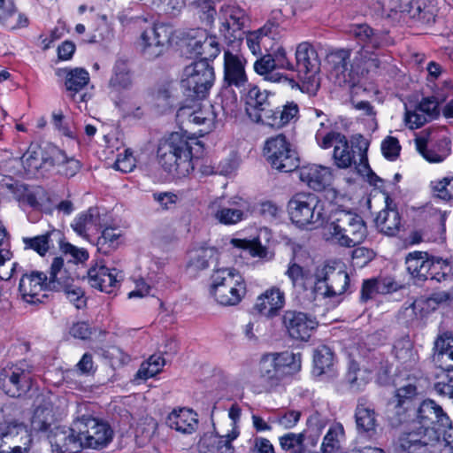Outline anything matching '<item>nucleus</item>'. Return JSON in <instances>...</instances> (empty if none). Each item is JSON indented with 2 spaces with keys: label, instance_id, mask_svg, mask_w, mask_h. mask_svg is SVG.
I'll return each mask as SVG.
<instances>
[{
  "label": "nucleus",
  "instance_id": "cd10ccee",
  "mask_svg": "<svg viewBox=\"0 0 453 453\" xmlns=\"http://www.w3.org/2000/svg\"><path fill=\"white\" fill-rule=\"evenodd\" d=\"M436 9L426 0L407 1L401 10L402 18L412 26L431 25L435 20Z\"/></svg>",
  "mask_w": 453,
  "mask_h": 453
},
{
  "label": "nucleus",
  "instance_id": "a18cd8bd",
  "mask_svg": "<svg viewBox=\"0 0 453 453\" xmlns=\"http://www.w3.org/2000/svg\"><path fill=\"white\" fill-rule=\"evenodd\" d=\"M300 179L311 189L320 192L331 185L333 175L331 172H300Z\"/></svg>",
  "mask_w": 453,
  "mask_h": 453
},
{
  "label": "nucleus",
  "instance_id": "052dcab7",
  "mask_svg": "<svg viewBox=\"0 0 453 453\" xmlns=\"http://www.w3.org/2000/svg\"><path fill=\"white\" fill-rule=\"evenodd\" d=\"M434 349L439 355H447L453 360V334L448 331L440 334L434 342Z\"/></svg>",
  "mask_w": 453,
  "mask_h": 453
},
{
  "label": "nucleus",
  "instance_id": "a878e982",
  "mask_svg": "<svg viewBox=\"0 0 453 453\" xmlns=\"http://www.w3.org/2000/svg\"><path fill=\"white\" fill-rule=\"evenodd\" d=\"M48 438L53 453H79L84 449L80 434L74 431V422L69 428L56 426Z\"/></svg>",
  "mask_w": 453,
  "mask_h": 453
},
{
  "label": "nucleus",
  "instance_id": "72a5a7b5",
  "mask_svg": "<svg viewBox=\"0 0 453 453\" xmlns=\"http://www.w3.org/2000/svg\"><path fill=\"white\" fill-rule=\"evenodd\" d=\"M355 420L359 434L372 436L378 426L377 414L365 397H360L355 410Z\"/></svg>",
  "mask_w": 453,
  "mask_h": 453
},
{
  "label": "nucleus",
  "instance_id": "2f4dec72",
  "mask_svg": "<svg viewBox=\"0 0 453 453\" xmlns=\"http://www.w3.org/2000/svg\"><path fill=\"white\" fill-rule=\"evenodd\" d=\"M189 52L199 60L209 62L214 59L219 53V44L215 35H208L205 31H198L197 35L189 40L188 43Z\"/></svg>",
  "mask_w": 453,
  "mask_h": 453
},
{
  "label": "nucleus",
  "instance_id": "37998d69",
  "mask_svg": "<svg viewBox=\"0 0 453 453\" xmlns=\"http://www.w3.org/2000/svg\"><path fill=\"white\" fill-rule=\"evenodd\" d=\"M65 86L72 96L81 91L89 82V74L83 68L65 69Z\"/></svg>",
  "mask_w": 453,
  "mask_h": 453
},
{
  "label": "nucleus",
  "instance_id": "5701e85b",
  "mask_svg": "<svg viewBox=\"0 0 453 453\" xmlns=\"http://www.w3.org/2000/svg\"><path fill=\"white\" fill-rule=\"evenodd\" d=\"M209 210L211 217L222 225H235L245 217V203L242 198L217 199L209 205Z\"/></svg>",
  "mask_w": 453,
  "mask_h": 453
},
{
  "label": "nucleus",
  "instance_id": "8fccbe9b",
  "mask_svg": "<svg viewBox=\"0 0 453 453\" xmlns=\"http://www.w3.org/2000/svg\"><path fill=\"white\" fill-rule=\"evenodd\" d=\"M320 127L317 130L315 134V140L319 147L326 150L331 147L337 145L344 134L342 133L333 131L329 127H326L324 122H320Z\"/></svg>",
  "mask_w": 453,
  "mask_h": 453
},
{
  "label": "nucleus",
  "instance_id": "c9c22d12",
  "mask_svg": "<svg viewBox=\"0 0 453 453\" xmlns=\"http://www.w3.org/2000/svg\"><path fill=\"white\" fill-rule=\"evenodd\" d=\"M326 272H327L328 280L322 284V296L332 297L346 292L349 284V274L344 271L335 272L329 266H324L321 274Z\"/></svg>",
  "mask_w": 453,
  "mask_h": 453
},
{
  "label": "nucleus",
  "instance_id": "f704fd0d",
  "mask_svg": "<svg viewBox=\"0 0 453 453\" xmlns=\"http://www.w3.org/2000/svg\"><path fill=\"white\" fill-rule=\"evenodd\" d=\"M166 424L171 429L190 434L197 429V414L185 407L173 409L166 418Z\"/></svg>",
  "mask_w": 453,
  "mask_h": 453
},
{
  "label": "nucleus",
  "instance_id": "c756f323",
  "mask_svg": "<svg viewBox=\"0 0 453 453\" xmlns=\"http://www.w3.org/2000/svg\"><path fill=\"white\" fill-rule=\"evenodd\" d=\"M88 278L92 288L111 294L119 287L121 275L116 268L96 264L88 271Z\"/></svg>",
  "mask_w": 453,
  "mask_h": 453
},
{
  "label": "nucleus",
  "instance_id": "e2e57ef3",
  "mask_svg": "<svg viewBox=\"0 0 453 453\" xmlns=\"http://www.w3.org/2000/svg\"><path fill=\"white\" fill-rule=\"evenodd\" d=\"M50 234H41L35 237H27L23 239L26 249H31L39 255L44 256L50 249Z\"/></svg>",
  "mask_w": 453,
  "mask_h": 453
},
{
  "label": "nucleus",
  "instance_id": "9d476101",
  "mask_svg": "<svg viewBox=\"0 0 453 453\" xmlns=\"http://www.w3.org/2000/svg\"><path fill=\"white\" fill-rule=\"evenodd\" d=\"M214 81V68L203 59L186 66L180 84L187 96L203 99L208 95Z\"/></svg>",
  "mask_w": 453,
  "mask_h": 453
},
{
  "label": "nucleus",
  "instance_id": "4c0bfd02",
  "mask_svg": "<svg viewBox=\"0 0 453 453\" xmlns=\"http://www.w3.org/2000/svg\"><path fill=\"white\" fill-rule=\"evenodd\" d=\"M389 198L386 199V208L381 210L375 219L376 226L380 231L388 236H395L401 227V216L399 211L390 207Z\"/></svg>",
  "mask_w": 453,
  "mask_h": 453
},
{
  "label": "nucleus",
  "instance_id": "aec40b11",
  "mask_svg": "<svg viewBox=\"0 0 453 453\" xmlns=\"http://www.w3.org/2000/svg\"><path fill=\"white\" fill-rule=\"evenodd\" d=\"M177 117L181 120H187L197 126L203 127L200 132L209 133L216 125L219 111L214 104H197L195 106H183L177 111Z\"/></svg>",
  "mask_w": 453,
  "mask_h": 453
},
{
  "label": "nucleus",
  "instance_id": "3c124183",
  "mask_svg": "<svg viewBox=\"0 0 453 453\" xmlns=\"http://www.w3.org/2000/svg\"><path fill=\"white\" fill-rule=\"evenodd\" d=\"M131 84V74L127 61L119 59L113 68V75L110 80V85L116 88H127Z\"/></svg>",
  "mask_w": 453,
  "mask_h": 453
},
{
  "label": "nucleus",
  "instance_id": "f03ea898",
  "mask_svg": "<svg viewBox=\"0 0 453 453\" xmlns=\"http://www.w3.org/2000/svg\"><path fill=\"white\" fill-rule=\"evenodd\" d=\"M301 369L300 354L288 351L264 354L255 372V380L262 390L270 392L283 380Z\"/></svg>",
  "mask_w": 453,
  "mask_h": 453
},
{
  "label": "nucleus",
  "instance_id": "680f3d73",
  "mask_svg": "<svg viewBox=\"0 0 453 453\" xmlns=\"http://www.w3.org/2000/svg\"><path fill=\"white\" fill-rule=\"evenodd\" d=\"M280 445L285 451L291 450L295 453L304 444V434L303 433H288L279 438Z\"/></svg>",
  "mask_w": 453,
  "mask_h": 453
},
{
  "label": "nucleus",
  "instance_id": "ea45409f",
  "mask_svg": "<svg viewBox=\"0 0 453 453\" xmlns=\"http://www.w3.org/2000/svg\"><path fill=\"white\" fill-rule=\"evenodd\" d=\"M253 68L255 73L262 76L266 81L281 83L289 81L293 82V79H289L286 75L276 71L277 69L273 58H271V54L260 55V57L255 61Z\"/></svg>",
  "mask_w": 453,
  "mask_h": 453
},
{
  "label": "nucleus",
  "instance_id": "774afa93",
  "mask_svg": "<svg viewBox=\"0 0 453 453\" xmlns=\"http://www.w3.org/2000/svg\"><path fill=\"white\" fill-rule=\"evenodd\" d=\"M239 434L240 431L238 429V426H234L226 435H219V440L216 442L217 449H215V452L233 453L234 447L232 445V441L235 440L239 436Z\"/></svg>",
  "mask_w": 453,
  "mask_h": 453
},
{
  "label": "nucleus",
  "instance_id": "7c9ffc66",
  "mask_svg": "<svg viewBox=\"0 0 453 453\" xmlns=\"http://www.w3.org/2000/svg\"><path fill=\"white\" fill-rule=\"evenodd\" d=\"M285 305V294L280 288L272 287L257 296L252 308L254 313L273 319Z\"/></svg>",
  "mask_w": 453,
  "mask_h": 453
},
{
  "label": "nucleus",
  "instance_id": "864d4df0",
  "mask_svg": "<svg viewBox=\"0 0 453 453\" xmlns=\"http://www.w3.org/2000/svg\"><path fill=\"white\" fill-rule=\"evenodd\" d=\"M232 243L237 248L249 250L252 257L266 259H270L272 257L268 256V249L265 246H263L258 239H254L252 241L233 239Z\"/></svg>",
  "mask_w": 453,
  "mask_h": 453
},
{
  "label": "nucleus",
  "instance_id": "4468645a",
  "mask_svg": "<svg viewBox=\"0 0 453 453\" xmlns=\"http://www.w3.org/2000/svg\"><path fill=\"white\" fill-rule=\"evenodd\" d=\"M405 265L416 284L427 280L441 282L448 277L446 273L438 271L441 268L439 259L426 251L410 252L405 257Z\"/></svg>",
  "mask_w": 453,
  "mask_h": 453
},
{
  "label": "nucleus",
  "instance_id": "39448f33",
  "mask_svg": "<svg viewBox=\"0 0 453 453\" xmlns=\"http://www.w3.org/2000/svg\"><path fill=\"white\" fill-rule=\"evenodd\" d=\"M329 232L337 244L347 248L359 245L367 236V227L363 218L347 210H337L334 213Z\"/></svg>",
  "mask_w": 453,
  "mask_h": 453
},
{
  "label": "nucleus",
  "instance_id": "f3484780",
  "mask_svg": "<svg viewBox=\"0 0 453 453\" xmlns=\"http://www.w3.org/2000/svg\"><path fill=\"white\" fill-rule=\"evenodd\" d=\"M1 186L13 193L16 200L22 206L41 210L46 202L51 203L50 196L41 186L31 188L7 176L2 179Z\"/></svg>",
  "mask_w": 453,
  "mask_h": 453
},
{
  "label": "nucleus",
  "instance_id": "09e8293b",
  "mask_svg": "<svg viewBox=\"0 0 453 453\" xmlns=\"http://www.w3.org/2000/svg\"><path fill=\"white\" fill-rule=\"evenodd\" d=\"M391 290V286L388 285L383 279L372 278L364 280L361 289V301L367 302L372 299L378 294H386Z\"/></svg>",
  "mask_w": 453,
  "mask_h": 453
},
{
  "label": "nucleus",
  "instance_id": "c03bdc74",
  "mask_svg": "<svg viewBox=\"0 0 453 453\" xmlns=\"http://www.w3.org/2000/svg\"><path fill=\"white\" fill-rule=\"evenodd\" d=\"M55 421L54 414L51 407L38 406L32 416L31 428L37 433H47L54 431L51 426Z\"/></svg>",
  "mask_w": 453,
  "mask_h": 453
},
{
  "label": "nucleus",
  "instance_id": "bb28decb",
  "mask_svg": "<svg viewBox=\"0 0 453 453\" xmlns=\"http://www.w3.org/2000/svg\"><path fill=\"white\" fill-rule=\"evenodd\" d=\"M272 94L258 86L249 84L244 95L245 110L247 115L255 123L259 124L265 115V111L271 107L270 96Z\"/></svg>",
  "mask_w": 453,
  "mask_h": 453
},
{
  "label": "nucleus",
  "instance_id": "412c9836",
  "mask_svg": "<svg viewBox=\"0 0 453 453\" xmlns=\"http://www.w3.org/2000/svg\"><path fill=\"white\" fill-rule=\"evenodd\" d=\"M220 18L223 19L220 33L230 42L241 40L242 29L247 20L245 11L234 4H225L219 9Z\"/></svg>",
  "mask_w": 453,
  "mask_h": 453
},
{
  "label": "nucleus",
  "instance_id": "0eeeda50",
  "mask_svg": "<svg viewBox=\"0 0 453 453\" xmlns=\"http://www.w3.org/2000/svg\"><path fill=\"white\" fill-rule=\"evenodd\" d=\"M396 449L406 453H453V448L443 434L430 428L403 433L396 442Z\"/></svg>",
  "mask_w": 453,
  "mask_h": 453
},
{
  "label": "nucleus",
  "instance_id": "13d9d810",
  "mask_svg": "<svg viewBox=\"0 0 453 453\" xmlns=\"http://www.w3.org/2000/svg\"><path fill=\"white\" fill-rule=\"evenodd\" d=\"M417 395V387L411 383L397 388L395 395V407L407 409Z\"/></svg>",
  "mask_w": 453,
  "mask_h": 453
},
{
  "label": "nucleus",
  "instance_id": "49530a36",
  "mask_svg": "<svg viewBox=\"0 0 453 453\" xmlns=\"http://www.w3.org/2000/svg\"><path fill=\"white\" fill-rule=\"evenodd\" d=\"M344 437V428L340 423L333 424L328 429L321 444L322 453H335L341 447V440Z\"/></svg>",
  "mask_w": 453,
  "mask_h": 453
},
{
  "label": "nucleus",
  "instance_id": "f257e3e1",
  "mask_svg": "<svg viewBox=\"0 0 453 453\" xmlns=\"http://www.w3.org/2000/svg\"><path fill=\"white\" fill-rule=\"evenodd\" d=\"M350 33L361 46L353 59L350 60L348 50H339L331 55L332 73L340 86H354L361 77L370 73H376L382 67V62L375 52L382 45V35L367 24L352 26Z\"/></svg>",
  "mask_w": 453,
  "mask_h": 453
},
{
  "label": "nucleus",
  "instance_id": "a211bd4d",
  "mask_svg": "<svg viewBox=\"0 0 453 453\" xmlns=\"http://www.w3.org/2000/svg\"><path fill=\"white\" fill-rule=\"evenodd\" d=\"M173 35V27L164 23L145 29L141 35L145 58L152 60L160 57L169 45Z\"/></svg>",
  "mask_w": 453,
  "mask_h": 453
},
{
  "label": "nucleus",
  "instance_id": "58836bf2",
  "mask_svg": "<svg viewBox=\"0 0 453 453\" xmlns=\"http://www.w3.org/2000/svg\"><path fill=\"white\" fill-rule=\"evenodd\" d=\"M23 434L27 437L28 436L27 429L24 423L15 419L0 422V453H27V447L14 446L9 449H2L4 439L12 438Z\"/></svg>",
  "mask_w": 453,
  "mask_h": 453
},
{
  "label": "nucleus",
  "instance_id": "6ab92c4d",
  "mask_svg": "<svg viewBox=\"0 0 453 453\" xmlns=\"http://www.w3.org/2000/svg\"><path fill=\"white\" fill-rule=\"evenodd\" d=\"M281 322L287 334L300 342H307L318 326L314 317L295 310L285 311Z\"/></svg>",
  "mask_w": 453,
  "mask_h": 453
},
{
  "label": "nucleus",
  "instance_id": "c85d7f7f",
  "mask_svg": "<svg viewBox=\"0 0 453 453\" xmlns=\"http://www.w3.org/2000/svg\"><path fill=\"white\" fill-rule=\"evenodd\" d=\"M246 60L230 50L224 52V84L227 87L243 88L248 83L245 71Z\"/></svg>",
  "mask_w": 453,
  "mask_h": 453
},
{
  "label": "nucleus",
  "instance_id": "dca6fc26",
  "mask_svg": "<svg viewBox=\"0 0 453 453\" xmlns=\"http://www.w3.org/2000/svg\"><path fill=\"white\" fill-rule=\"evenodd\" d=\"M265 156L273 168L281 170H299L298 157L291 150L289 142L284 134H277L266 140Z\"/></svg>",
  "mask_w": 453,
  "mask_h": 453
},
{
  "label": "nucleus",
  "instance_id": "6e6552de",
  "mask_svg": "<svg viewBox=\"0 0 453 453\" xmlns=\"http://www.w3.org/2000/svg\"><path fill=\"white\" fill-rule=\"evenodd\" d=\"M286 275L291 280L294 293L301 305L311 303L318 296H322V284L328 280L327 272L313 274L295 262L289 263Z\"/></svg>",
  "mask_w": 453,
  "mask_h": 453
},
{
  "label": "nucleus",
  "instance_id": "20e7f679",
  "mask_svg": "<svg viewBox=\"0 0 453 453\" xmlns=\"http://www.w3.org/2000/svg\"><path fill=\"white\" fill-rule=\"evenodd\" d=\"M210 294L222 306L238 304L246 294V283L232 267L215 269L210 277Z\"/></svg>",
  "mask_w": 453,
  "mask_h": 453
},
{
  "label": "nucleus",
  "instance_id": "423d86ee",
  "mask_svg": "<svg viewBox=\"0 0 453 453\" xmlns=\"http://www.w3.org/2000/svg\"><path fill=\"white\" fill-rule=\"evenodd\" d=\"M288 212L300 228H316L326 220L324 203L311 193L295 194L288 203Z\"/></svg>",
  "mask_w": 453,
  "mask_h": 453
},
{
  "label": "nucleus",
  "instance_id": "603ef678",
  "mask_svg": "<svg viewBox=\"0 0 453 453\" xmlns=\"http://www.w3.org/2000/svg\"><path fill=\"white\" fill-rule=\"evenodd\" d=\"M164 365L165 359L161 356L152 355L141 365L136 376L142 380L152 378L162 371Z\"/></svg>",
  "mask_w": 453,
  "mask_h": 453
},
{
  "label": "nucleus",
  "instance_id": "e433bc0d",
  "mask_svg": "<svg viewBox=\"0 0 453 453\" xmlns=\"http://www.w3.org/2000/svg\"><path fill=\"white\" fill-rule=\"evenodd\" d=\"M393 353L403 370L412 371L418 367L419 357L408 338L396 341L394 344Z\"/></svg>",
  "mask_w": 453,
  "mask_h": 453
},
{
  "label": "nucleus",
  "instance_id": "a19ab883",
  "mask_svg": "<svg viewBox=\"0 0 453 453\" xmlns=\"http://www.w3.org/2000/svg\"><path fill=\"white\" fill-rule=\"evenodd\" d=\"M104 226V223L101 219L99 209L96 207H91L86 212L79 215L72 224L74 232L82 237L87 236L88 232L93 228Z\"/></svg>",
  "mask_w": 453,
  "mask_h": 453
},
{
  "label": "nucleus",
  "instance_id": "b1692460",
  "mask_svg": "<svg viewBox=\"0 0 453 453\" xmlns=\"http://www.w3.org/2000/svg\"><path fill=\"white\" fill-rule=\"evenodd\" d=\"M383 370L388 372V361L381 357L372 356V360L367 365L360 368L357 364L352 361L347 373V380L350 388L355 391L362 390L371 380V374L376 371Z\"/></svg>",
  "mask_w": 453,
  "mask_h": 453
},
{
  "label": "nucleus",
  "instance_id": "6e6d98bb",
  "mask_svg": "<svg viewBox=\"0 0 453 453\" xmlns=\"http://www.w3.org/2000/svg\"><path fill=\"white\" fill-rule=\"evenodd\" d=\"M334 356L330 348L326 346L319 347L314 353V365L319 373L328 371L334 365Z\"/></svg>",
  "mask_w": 453,
  "mask_h": 453
},
{
  "label": "nucleus",
  "instance_id": "f8f14e48",
  "mask_svg": "<svg viewBox=\"0 0 453 453\" xmlns=\"http://www.w3.org/2000/svg\"><path fill=\"white\" fill-rule=\"evenodd\" d=\"M74 431L80 434L84 449H104L113 438V430L111 426L91 416H83L75 419Z\"/></svg>",
  "mask_w": 453,
  "mask_h": 453
},
{
  "label": "nucleus",
  "instance_id": "4d7b16f0",
  "mask_svg": "<svg viewBox=\"0 0 453 453\" xmlns=\"http://www.w3.org/2000/svg\"><path fill=\"white\" fill-rule=\"evenodd\" d=\"M298 104L294 101H288L280 106V118L278 119L277 118L274 117V120H270L273 121L274 125H277V123H279V125H283V127H286L291 122L296 121L298 119Z\"/></svg>",
  "mask_w": 453,
  "mask_h": 453
},
{
  "label": "nucleus",
  "instance_id": "4be33fe9",
  "mask_svg": "<svg viewBox=\"0 0 453 453\" xmlns=\"http://www.w3.org/2000/svg\"><path fill=\"white\" fill-rule=\"evenodd\" d=\"M21 162L25 170H39L42 167H65L76 170L81 167V164L74 157H68L63 150H58L51 158L45 159L40 157V153L30 149L21 157Z\"/></svg>",
  "mask_w": 453,
  "mask_h": 453
},
{
  "label": "nucleus",
  "instance_id": "ddd939ff",
  "mask_svg": "<svg viewBox=\"0 0 453 453\" xmlns=\"http://www.w3.org/2000/svg\"><path fill=\"white\" fill-rule=\"evenodd\" d=\"M32 386V370L26 361L12 364L0 371V388L12 397L25 395Z\"/></svg>",
  "mask_w": 453,
  "mask_h": 453
},
{
  "label": "nucleus",
  "instance_id": "338daca9",
  "mask_svg": "<svg viewBox=\"0 0 453 453\" xmlns=\"http://www.w3.org/2000/svg\"><path fill=\"white\" fill-rule=\"evenodd\" d=\"M443 144V150L440 153L436 152L434 150H428L426 148V145H422L420 142L418 143V149L419 152L422 154L424 158L431 163H438L441 162L445 159L449 152V142L446 140L441 141Z\"/></svg>",
  "mask_w": 453,
  "mask_h": 453
},
{
  "label": "nucleus",
  "instance_id": "473e14b6",
  "mask_svg": "<svg viewBox=\"0 0 453 453\" xmlns=\"http://www.w3.org/2000/svg\"><path fill=\"white\" fill-rule=\"evenodd\" d=\"M59 273L56 282L58 283V288H54L53 291H63L77 309L86 307L87 297L85 296V291L74 283V278L68 272V269L65 267V265L63 267H60Z\"/></svg>",
  "mask_w": 453,
  "mask_h": 453
},
{
  "label": "nucleus",
  "instance_id": "393cba45",
  "mask_svg": "<svg viewBox=\"0 0 453 453\" xmlns=\"http://www.w3.org/2000/svg\"><path fill=\"white\" fill-rule=\"evenodd\" d=\"M417 418L421 425L420 429L426 428L436 431L448 429L450 420L447 413L434 400L426 399L421 403L417 411Z\"/></svg>",
  "mask_w": 453,
  "mask_h": 453
},
{
  "label": "nucleus",
  "instance_id": "79ce46f5",
  "mask_svg": "<svg viewBox=\"0 0 453 453\" xmlns=\"http://www.w3.org/2000/svg\"><path fill=\"white\" fill-rule=\"evenodd\" d=\"M97 238L96 246L100 253L108 255L116 250L122 242L121 231L116 227L104 226Z\"/></svg>",
  "mask_w": 453,
  "mask_h": 453
},
{
  "label": "nucleus",
  "instance_id": "1a4fd4ad",
  "mask_svg": "<svg viewBox=\"0 0 453 453\" xmlns=\"http://www.w3.org/2000/svg\"><path fill=\"white\" fill-rule=\"evenodd\" d=\"M369 145V141L362 134L353 135L350 143L344 135L342 141L334 145V165L342 169L354 167L355 170H372L367 158Z\"/></svg>",
  "mask_w": 453,
  "mask_h": 453
},
{
  "label": "nucleus",
  "instance_id": "9b49d317",
  "mask_svg": "<svg viewBox=\"0 0 453 453\" xmlns=\"http://www.w3.org/2000/svg\"><path fill=\"white\" fill-rule=\"evenodd\" d=\"M196 148V153L203 149L201 142L196 138H190L189 141L183 140L179 133H173L170 138L161 143L157 150V157L159 164L164 170H171L174 166H179L178 161L188 162L193 155V146Z\"/></svg>",
  "mask_w": 453,
  "mask_h": 453
},
{
  "label": "nucleus",
  "instance_id": "5fc2aeb1",
  "mask_svg": "<svg viewBox=\"0 0 453 453\" xmlns=\"http://www.w3.org/2000/svg\"><path fill=\"white\" fill-rule=\"evenodd\" d=\"M152 4L158 12L175 18L178 17L186 6L185 0H153Z\"/></svg>",
  "mask_w": 453,
  "mask_h": 453
},
{
  "label": "nucleus",
  "instance_id": "7ed1b4c3",
  "mask_svg": "<svg viewBox=\"0 0 453 453\" xmlns=\"http://www.w3.org/2000/svg\"><path fill=\"white\" fill-rule=\"evenodd\" d=\"M63 265L64 258L57 257L50 265L49 275L37 270L23 273L19 284L22 299L31 304L42 303L43 298L46 297L44 291H53L54 288H58V283L56 282L60 273V267Z\"/></svg>",
  "mask_w": 453,
  "mask_h": 453
},
{
  "label": "nucleus",
  "instance_id": "69168bd1",
  "mask_svg": "<svg viewBox=\"0 0 453 453\" xmlns=\"http://www.w3.org/2000/svg\"><path fill=\"white\" fill-rule=\"evenodd\" d=\"M445 374L441 380L435 383V391L444 396L453 398V365L444 371Z\"/></svg>",
  "mask_w": 453,
  "mask_h": 453
},
{
  "label": "nucleus",
  "instance_id": "bf43d9fd",
  "mask_svg": "<svg viewBox=\"0 0 453 453\" xmlns=\"http://www.w3.org/2000/svg\"><path fill=\"white\" fill-rule=\"evenodd\" d=\"M431 188L433 194L436 197L443 201H450L453 199V177L432 181Z\"/></svg>",
  "mask_w": 453,
  "mask_h": 453
},
{
  "label": "nucleus",
  "instance_id": "0e129e2a",
  "mask_svg": "<svg viewBox=\"0 0 453 453\" xmlns=\"http://www.w3.org/2000/svg\"><path fill=\"white\" fill-rule=\"evenodd\" d=\"M419 110L418 105H416L413 110L406 109L404 121L409 128L417 129L431 121L426 113Z\"/></svg>",
  "mask_w": 453,
  "mask_h": 453
},
{
  "label": "nucleus",
  "instance_id": "2eb2a0df",
  "mask_svg": "<svg viewBox=\"0 0 453 453\" xmlns=\"http://www.w3.org/2000/svg\"><path fill=\"white\" fill-rule=\"evenodd\" d=\"M293 71L307 88L317 90L319 86V73L320 61L315 49L306 42L297 45L296 50V65Z\"/></svg>",
  "mask_w": 453,
  "mask_h": 453
},
{
  "label": "nucleus",
  "instance_id": "de8ad7c7",
  "mask_svg": "<svg viewBox=\"0 0 453 453\" xmlns=\"http://www.w3.org/2000/svg\"><path fill=\"white\" fill-rule=\"evenodd\" d=\"M216 250L211 247L200 246L189 252L188 266L196 270H203L209 266V261L214 257Z\"/></svg>",
  "mask_w": 453,
  "mask_h": 453
}]
</instances>
